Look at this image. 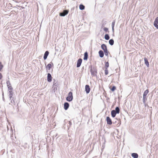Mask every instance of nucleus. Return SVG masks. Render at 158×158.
<instances>
[{
    "label": "nucleus",
    "instance_id": "79ce46f5",
    "mask_svg": "<svg viewBox=\"0 0 158 158\" xmlns=\"http://www.w3.org/2000/svg\"><path fill=\"white\" fill-rule=\"evenodd\" d=\"M144 104V105L145 106H146V105H147V104L146 103V102H145V104ZM147 105H148L147 104Z\"/></svg>",
    "mask_w": 158,
    "mask_h": 158
},
{
    "label": "nucleus",
    "instance_id": "0eeeda50",
    "mask_svg": "<svg viewBox=\"0 0 158 158\" xmlns=\"http://www.w3.org/2000/svg\"><path fill=\"white\" fill-rule=\"evenodd\" d=\"M115 119L117 120V121L114 120H113V123L114 124H117L116 125V126H119L121 123V121H120V119H118L117 118H115Z\"/></svg>",
    "mask_w": 158,
    "mask_h": 158
},
{
    "label": "nucleus",
    "instance_id": "20e7f679",
    "mask_svg": "<svg viewBox=\"0 0 158 158\" xmlns=\"http://www.w3.org/2000/svg\"><path fill=\"white\" fill-rule=\"evenodd\" d=\"M59 85V83H55L54 84H53L52 87V89L53 92L55 93L56 91H57V88L58 87Z\"/></svg>",
    "mask_w": 158,
    "mask_h": 158
},
{
    "label": "nucleus",
    "instance_id": "ddd939ff",
    "mask_svg": "<svg viewBox=\"0 0 158 158\" xmlns=\"http://www.w3.org/2000/svg\"><path fill=\"white\" fill-rule=\"evenodd\" d=\"M69 106V104L68 102H65L64 104V110H67Z\"/></svg>",
    "mask_w": 158,
    "mask_h": 158
},
{
    "label": "nucleus",
    "instance_id": "aec40b11",
    "mask_svg": "<svg viewBox=\"0 0 158 158\" xmlns=\"http://www.w3.org/2000/svg\"><path fill=\"white\" fill-rule=\"evenodd\" d=\"M99 56L100 58H102L104 56L103 52L102 50H100L98 52Z\"/></svg>",
    "mask_w": 158,
    "mask_h": 158
},
{
    "label": "nucleus",
    "instance_id": "c9c22d12",
    "mask_svg": "<svg viewBox=\"0 0 158 158\" xmlns=\"http://www.w3.org/2000/svg\"><path fill=\"white\" fill-rule=\"evenodd\" d=\"M92 70L93 71H95V72H97V69L96 67V66L93 67V68Z\"/></svg>",
    "mask_w": 158,
    "mask_h": 158
},
{
    "label": "nucleus",
    "instance_id": "a878e982",
    "mask_svg": "<svg viewBox=\"0 0 158 158\" xmlns=\"http://www.w3.org/2000/svg\"><path fill=\"white\" fill-rule=\"evenodd\" d=\"M115 110L116 113H117V114H118L120 112V109L119 107L118 106H116L115 109V110Z\"/></svg>",
    "mask_w": 158,
    "mask_h": 158
},
{
    "label": "nucleus",
    "instance_id": "39448f33",
    "mask_svg": "<svg viewBox=\"0 0 158 158\" xmlns=\"http://www.w3.org/2000/svg\"><path fill=\"white\" fill-rule=\"evenodd\" d=\"M69 12L68 10L67 9L64 10L62 11L59 13V15L60 16L64 17L68 14Z\"/></svg>",
    "mask_w": 158,
    "mask_h": 158
},
{
    "label": "nucleus",
    "instance_id": "f257e3e1",
    "mask_svg": "<svg viewBox=\"0 0 158 158\" xmlns=\"http://www.w3.org/2000/svg\"><path fill=\"white\" fill-rule=\"evenodd\" d=\"M9 96L10 100H11L10 102L13 104L15 105V102L14 100V97H12L13 95V90H9Z\"/></svg>",
    "mask_w": 158,
    "mask_h": 158
},
{
    "label": "nucleus",
    "instance_id": "9b49d317",
    "mask_svg": "<svg viewBox=\"0 0 158 158\" xmlns=\"http://www.w3.org/2000/svg\"><path fill=\"white\" fill-rule=\"evenodd\" d=\"M82 60L81 58H79L77 61V67H79L82 63Z\"/></svg>",
    "mask_w": 158,
    "mask_h": 158
},
{
    "label": "nucleus",
    "instance_id": "2eb2a0df",
    "mask_svg": "<svg viewBox=\"0 0 158 158\" xmlns=\"http://www.w3.org/2000/svg\"><path fill=\"white\" fill-rule=\"evenodd\" d=\"M144 64L146 65L147 68H149L150 66L149 62L148 61L147 58L145 57L144 58Z\"/></svg>",
    "mask_w": 158,
    "mask_h": 158
},
{
    "label": "nucleus",
    "instance_id": "9d476101",
    "mask_svg": "<svg viewBox=\"0 0 158 158\" xmlns=\"http://www.w3.org/2000/svg\"><path fill=\"white\" fill-rule=\"evenodd\" d=\"M90 90L89 86L88 85H86L85 87V91L87 94H89Z\"/></svg>",
    "mask_w": 158,
    "mask_h": 158
},
{
    "label": "nucleus",
    "instance_id": "c03bdc74",
    "mask_svg": "<svg viewBox=\"0 0 158 158\" xmlns=\"http://www.w3.org/2000/svg\"><path fill=\"white\" fill-rule=\"evenodd\" d=\"M114 33H113V36H114Z\"/></svg>",
    "mask_w": 158,
    "mask_h": 158
},
{
    "label": "nucleus",
    "instance_id": "58836bf2",
    "mask_svg": "<svg viewBox=\"0 0 158 158\" xmlns=\"http://www.w3.org/2000/svg\"><path fill=\"white\" fill-rule=\"evenodd\" d=\"M113 33H114V27H112Z\"/></svg>",
    "mask_w": 158,
    "mask_h": 158
},
{
    "label": "nucleus",
    "instance_id": "72a5a7b5",
    "mask_svg": "<svg viewBox=\"0 0 158 158\" xmlns=\"http://www.w3.org/2000/svg\"><path fill=\"white\" fill-rule=\"evenodd\" d=\"M115 22V20H113V21L112 23V25H111L112 27H114Z\"/></svg>",
    "mask_w": 158,
    "mask_h": 158
},
{
    "label": "nucleus",
    "instance_id": "dca6fc26",
    "mask_svg": "<svg viewBox=\"0 0 158 158\" xmlns=\"http://www.w3.org/2000/svg\"><path fill=\"white\" fill-rule=\"evenodd\" d=\"M49 54V52L48 51H46L45 52L44 55V59L45 60H46Z\"/></svg>",
    "mask_w": 158,
    "mask_h": 158
},
{
    "label": "nucleus",
    "instance_id": "4be33fe9",
    "mask_svg": "<svg viewBox=\"0 0 158 158\" xmlns=\"http://www.w3.org/2000/svg\"><path fill=\"white\" fill-rule=\"evenodd\" d=\"M91 73V74L92 76L93 77H97V74L98 73L97 71L95 72L94 71H93L92 70L91 71H90Z\"/></svg>",
    "mask_w": 158,
    "mask_h": 158
},
{
    "label": "nucleus",
    "instance_id": "09e8293b",
    "mask_svg": "<svg viewBox=\"0 0 158 158\" xmlns=\"http://www.w3.org/2000/svg\"><path fill=\"white\" fill-rule=\"evenodd\" d=\"M119 98H120V97H118V99H119Z\"/></svg>",
    "mask_w": 158,
    "mask_h": 158
},
{
    "label": "nucleus",
    "instance_id": "a211bd4d",
    "mask_svg": "<svg viewBox=\"0 0 158 158\" xmlns=\"http://www.w3.org/2000/svg\"><path fill=\"white\" fill-rule=\"evenodd\" d=\"M101 48L103 51L107 50V47L106 44H102L101 45Z\"/></svg>",
    "mask_w": 158,
    "mask_h": 158
},
{
    "label": "nucleus",
    "instance_id": "49530a36",
    "mask_svg": "<svg viewBox=\"0 0 158 158\" xmlns=\"http://www.w3.org/2000/svg\"><path fill=\"white\" fill-rule=\"evenodd\" d=\"M0 127H1V126H0ZM1 130H2V129H1Z\"/></svg>",
    "mask_w": 158,
    "mask_h": 158
},
{
    "label": "nucleus",
    "instance_id": "bb28decb",
    "mask_svg": "<svg viewBox=\"0 0 158 158\" xmlns=\"http://www.w3.org/2000/svg\"><path fill=\"white\" fill-rule=\"evenodd\" d=\"M110 38L109 35L108 34H106L104 35V39L106 40H108Z\"/></svg>",
    "mask_w": 158,
    "mask_h": 158
},
{
    "label": "nucleus",
    "instance_id": "5701e85b",
    "mask_svg": "<svg viewBox=\"0 0 158 158\" xmlns=\"http://www.w3.org/2000/svg\"><path fill=\"white\" fill-rule=\"evenodd\" d=\"M114 40L113 39H110L109 41V43L111 46L114 45Z\"/></svg>",
    "mask_w": 158,
    "mask_h": 158
},
{
    "label": "nucleus",
    "instance_id": "b1692460",
    "mask_svg": "<svg viewBox=\"0 0 158 158\" xmlns=\"http://www.w3.org/2000/svg\"><path fill=\"white\" fill-rule=\"evenodd\" d=\"M79 8L80 10H83L85 9V6L82 4H81L79 6Z\"/></svg>",
    "mask_w": 158,
    "mask_h": 158
},
{
    "label": "nucleus",
    "instance_id": "f8f14e48",
    "mask_svg": "<svg viewBox=\"0 0 158 158\" xmlns=\"http://www.w3.org/2000/svg\"><path fill=\"white\" fill-rule=\"evenodd\" d=\"M6 84L8 90H13V88L12 87L11 85V84L9 81H6Z\"/></svg>",
    "mask_w": 158,
    "mask_h": 158
},
{
    "label": "nucleus",
    "instance_id": "1a4fd4ad",
    "mask_svg": "<svg viewBox=\"0 0 158 158\" xmlns=\"http://www.w3.org/2000/svg\"><path fill=\"white\" fill-rule=\"evenodd\" d=\"M52 77L51 74L48 73L47 74V81L49 82H50L52 81Z\"/></svg>",
    "mask_w": 158,
    "mask_h": 158
},
{
    "label": "nucleus",
    "instance_id": "ea45409f",
    "mask_svg": "<svg viewBox=\"0 0 158 158\" xmlns=\"http://www.w3.org/2000/svg\"><path fill=\"white\" fill-rule=\"evenodd\" d=\"M2 96H3V95H4V94H3V92H2ZM2 98H3V101H4V100L5 99H4V98H3V97Z\"/></svg>",
    "mask_w": 158,
    "mask_h": 158
},
{
    "label": "nucleus",
    "instance_id": "c85d7f7f",
    "mask_svg": "<svg viewBox=\"0 0 158 158\" xmlns=\"http://www.w3.org/2000/svg\"><path fill=\"white\" fill-rule=\"evenodd\" d=\"M104 52V53L105 54V55L106 56L108 57L109 54L110 53L108 51V49L103 51Z\"/></svg>",
    "mask_w": 158,
    "mask_h": 158
},
{
    "label": "nucleus",
    "instance_id": "a18cd8bd",
    "mask_svg": "<svg viewBox=\"0 0 158 158\" xmlns=\"http://www.w3.org/2000/svg\"><path fill=\"white\" fill-rule=\"evenodd\" d=\"M82 69H84V67H83V68H82Z\"/></svg>",
    "mask_w": 158,
    "mask_h": 158
},
{
    "label": "nucleus",
    "instance_id": "473e14b6",
    "mask_svg": "<svg viewBox=\"0 0 158 158\" xmlns=\"http://www.w3.org/2000/svg\"><path fill=\"white\" fill-rule=\"evenodd\" d=\"M68 124H69V125L68 126V129H69V128L71 126V125H72V123L71 121H69Z\"/></svg>",
    "mask_w": 158,
    "mask_h": 158
},
{
    "label": "nucleus",
    "instance_id": "2f4dec72",
    "mask_svg": "<svg viewBox=\"0 0 158 158\" xmlns=\"http://www.w3.org/2000/svg\"><path fill=\"white\" fill-rule=\"evenodd\" d=\"M108 74V69H105V74L106 75H107Z\"/></svg>",
    "mask_w": 158,
    "mask_h": 158
},
{
    "label": "nucleus",
    "instance_id": "e433bc0d",
    "mask_svg": "<svg viewBox=\"0 0 158 158\" xmlns=\"http://www.w3.org/2000/svg\"><path fill=\"white\" fill-rule=\"evenodd\" d=\"M93 66L92 65H90L89 67V68L90 69V71H92V70L93 69Z\"/></svg>",
    "mask_w": 158,
    "mask_h": 158
},
{
    "label": "nucleus",
    "instance_id": "4c0bfd02",
    "mask_svg": "<svg viewBox=\"0 0 158 158\" xmlns=\"http://www.w3.org/2000/svg\"><path fill=\"white\" fill-rule=\"evenodd\" d=\"M3 64H2V63L1 62V70L3 68Z\"/></svg>",
    "mask_w": 158,
    "mask_h": 158
},
{
    "label": "nucleus",
    "instance_id": "a19ab883",
    "mask_svg": "<svg viewBox=\"0 0 158 158\" xmlns=\"http://www.w3.org/2000/svg\"><path fill=\"white\" fill-rule=\"evenodd\" d=\"M104 25H105V24L104 23H103L102 25V27H103Z\"/></svg>",
    "mask_w": 158,
    "mask_h": 158
},
{
    "label": "nucleus",
    "instance_id": "f03ea898",
    "mask_svg": "<svg viewBox=\"0 0 158 158\" xmlns=\"http://www.w3.org/2000/svg\"><path fill=\"white\" fill-rule=\"evenodd\" d=\"M66 99L69 102H71L73 100V96L72 92L70 91L69 93L68 96L66 97Z\"/></svg>",
    "mask_w": 158,
    "mask_h": 158
},
{
    "label": "nucleus",
    "instance_id": "f3484780",
    "mask_svg": "<svg viewBox=\"0 0 158 158\" xmlns=\"http://www.w3.org/2000/svg\"><path fill=\"white\" fill-rule=\"evenodd\" d=\"M88 58V54L87 51L85 52L84 53L83 60H87Z\"/></svg>",
    "mask_w": 158,
    "mask_h": 158
},
{
    "label": "nucleus",
    "instance_id": "393cba45",
    "mask_svg": "<svg viewBox=\"0 0 158 158\" xmlns=\"http://www.w3.org/2000/svg\"><path fill=\"white\" fill-rule=\"evenodd\" d=\"M6 133V129H3L2 128V134L3 135L4 139L5 138V135Z\"/></svg>",
    "mask_w": 158,
    "mask_h": 158
},
{
    "label": "nucleus",
    "instance_id": "423d86ee",
    "mask_svg": "<svg viewBox=\"0 0 158 158\" xmlns=\"http://www.w3.org/2000/svg\"><path fill=\"white\" fill-rule=\"evenodd\" d=\"M106 121L107 124L108 125H110L113 123V121L109 116L106 117Z\"/></svg>",
    "mask_w": 158,
    "mask_h": 158
},
{
    "label": "nucleus",
    "instance_id": "6e6552de",
    "mask_svg": "<svg viewBox=\"0 0 158 158\" xmlns=\"http://www.w3.org/2000/svg\"><path fill=\"white\" fill-rule=\"evenodd\" d=\"M158 17H156L153 23V25L156 28L158 29Z\"/></svg>",
    "mask_w": 158,
    "mask_h": 158
},
{
    "label": "nucleus",
    "instance_id": "f704fd0d",
    "mask_svg": "<svg viewBox=\"0 0 158 158\" xmlns=\"http://www.w3.org/2000/svg\"><path fill=\"white\" fill-rule=\"evenodd\" d=\"M58 83L59 82L57 80H56L55 79H53V84H54L55 83Z\"/></svg>",
    "mask_w": 158,
    "mask_h": 158
},
{
    "label": "nucleus",
    "instance_id": "6ab92c4d",
    "mask_svg": "<svg viewBox=\"0 0 158 158\" xmlns=\"http://www.w3.org/2000/svg\"><path fill=\"white\" fill-rule=\"evenodd\" d=\"M117 114V113H116L115 110H112L111 111V116L113 118H114L115 117Z\"/></svg>",
    "mask_w": 158,
    "mask_h": 158
},
{
    "label": "nucleus",
    "instance_id": "7ed1b4c3",
    "mask_svg": "<svg viewBox=\"0 0 158 158\" xmlns=\"http://www.w3.org/2000/svg\"><path fill=\"white\" fill-rule=\"evenodd\" d=\"M149 92V90L148 89H147L144 91L143 93V104H145V101L147 100V96Z\"/></svg>",
    "mask_w": 158,
    "mask_h": 158
},
{
    "label": "nucleus",
    "instance_id": "c756f323",
    "mask_svg": "<svg viewBox=\"0 0 158 158\" xmlns=\"http://www.w3.org/2000/svg\"><path fill=\"white\" fill-rule=\"evenodd\" d=\"M110 88L112 92H114L116 89V87L115 86L113 85L111 88Z\"/></svg>",
    "mask_w": 158,
    "mask_h": 158
},
{
    "label": "nucleus",
    "instance_id": "de8ad7c7",
    "mask_svg": "<svg viewBox=\"0 0 158 158\" xmlns=\"http://www.w3.org/2000/svg\"><path fill=\"white\" fill-rule=\"evenodd\" d=\"M119 98H120V97H118V99H119Z\"/></svg>",
    "mask_w": 158,
    "mask_h": 158
},
{
    "label": "nucleus",
    "instance_id": "cd10ccee",
    "mask_svg": "<svg viewBox=\"0 0 158 158\" xmlns=\"http://www.w3.org/2000/svg\"><path fill=\"white\" fill-rule=\"evenodd\" d=\"M105 69H108L109 67V63L108 61L106 62L105 61Z\"/></svg>",
    "mask_w": 158,
    "mask_h": 158
},
{
    "label": "nucleus",
    "instance_id": "37998d69",
    "mask_svg": "<svg viewBox=\"0 0 158 158\" xmlns=\"http://www.w3.org/2000/svg\"><path fill=\"white\" fill-rule=\"evenodd\" d=\"M2 77V75L1 73V78Z\"/></svg>",
    "mask_w": 158,
    "mask_h": 158
},
{
    "label": "nucleus",
    "instance_id": "4468645a",
    "mask_svg": "<svg viewBox=\"0 0 158 158\" xmlns=\"http://www.w3.org/2000/svg\"><path fill=\"white\" fill-rule=\"evenodd\" d=\"M52 66H53V64L52 62H51L49 63L46 66V69L50 70L52 67Z\"/></svg>",
    "mask_w": 158,
    "mask_h": 158
},
{
    "label": "nucleus",
    "instance_id": "7c9ffc66",
    "mask_svg": "<svg viewBox=\"0 0 158 158\" xmlns=\"http://www.w3.org/2000/svg\"><path fill=\"white\" fill-rule=\"evenodd\" d=\"M103 30L106 32H109L108 28L107 27H104L103 28Z\"/></svg>",
    "mask_w": 158,
    "mask_h": 158
},
{
    "label": "nucleus",
    "instance_id": "412c9836",
    "mask_svg": "<svg viewBox=\"0 0 158 158\" xmlns=\"http://www.w3.org/2000/svg\"><path fill=\"white\" fill-rule=\"evenodd\" d=\"M131 156L133 158H138L139 156L138 154L136 153H132Z\"/></svg>",
    "mask_w": 158,
    "mask_h": 158
}]
</instances>
